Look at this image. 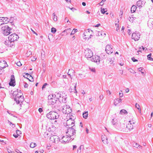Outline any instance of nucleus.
<instances>
[{"instance_id":"1","label":"nucleus","mask_w":153,"mask_h":153,"mask_svg":"<svg viewBox=\"0 0 153 153\" xmlns=\"http://www.w3.org/2000/svg\"><path fill=\"white\" fill-rule=\"evenodd\" d=\"M54 94L49 95L48 97V105H53L54 108L58 107L60 106V103L59 102L57 99L55 97Z\"/></svg>"},{"instance_id":"2","label":"nucleus","mask_w":153,"mask_h":153,"mask_svg":"<svg viewBox=\"0 0 153 153\" xmlns=\"http://www.w3.org/2000/svg\"><path fill=\"white\" fill-rule=\"evenodd\" d=\"M13 96H14V99L17 104L20 102H22L24 100L23 96L22 95L21 93H18V92L14 91L13 93Z\"/></svg>"},{"instance_id":"3","label":"nucleus","mask_w":153,"mask_h":153,"mask_svg":"<svg viewBox=\"0 0 153 153\" xmlns=\"http://www.w3.org/2000/svg\"><path fill=\"white\" fill-rule=\"evenodd\" d=\"M47 118L50 120H55L58 119L59 115L56 112L53 111H50L46 114Z\"/></svg>"},{"instance_id":"4","label":"nucleus","mask_w":153,"mask_h":153,"mask_svg":"<svg viewBox=\"0 0 153 153\" xmlns=\"http://www.w3.org/2000/svg\"><path fill=\"white\" fill-rule=\"evenodd\" d=\"M62 111L64 114H67L68 115L69 114V116L72 114L71 113L72 110L69 106L68 105H64L62 107Z\"/></svg>"},{"instance_id":"5","label":"nucleus","mask_w":153,"mask_h":153,"mask_svg":"<svg viewBox=\"0 0 153 153\" xmlns=\"http://www.w3.org/2000/svg\"><path fill=\"white\" fill-rule=\"evenodd\" d=\"M75 130L73 128H68L67 131L66 132L67 135L70 138L75 137V135L76 134Z\"/></svg>"},{"instance_id":"6","label":"nucleus","mask_w":153,"mask_h":153,"mask_svg":"<svg viewBox=\"0 0 153 153\" xmlns=\"http://www.w3.org/2000/svg\"><path fill=\"white\" fill-rule=\"evenodd\" d=\"M72 118H70L67 120L66 122L64 123V125L68 128H73L74 126L75 121Z\"/></svg>"},{"instance_id":"7","label":"nucleus","mask_w":153,"mask_h":153,"mask_svg":"<svg viewBox=\"0 0 153 153\" xmlns=\"http://www.w3.org/2000/svg\"><path fill=\"white\" fill-rule=\"evenodd\" d=\"M71 139H72V140H73L74 139V137L70 138V137L67 136L66 134L65 136L62 137L61 139L59 140V141L62 143L65 144L68 143L69 141Z\"/></svg>"},{"instance_id":"8","label":"nucleus","mask_w":153,"mask_h":153,"mask_svg":"<svg viewBox=\"0 0 153 153\" xmlns=\"http://www.w3.org/2000/svg\"><path fill=\"white\" fill-rule=\"evenodd\" d=\"M11 28L7 25H5L1 28V30L4 35L7 36L10 33Z\"/></svg>"},{"instance_id":"9","label":"nucleus","mask_w":153,"mask_h":153,"mask_svg":"<svg viewBox=\"0 0 153 153\" xmlns=\"http://www.w3.org/2000/svg\"><path fill=\"white\" fill-rule=\"evenodd\" d=\"M85 56L87 59L91 58L93 56V53L92 51L89 49L86 50L85 52Z\"/></svg>"},{"instance_id":"10","label":"nucleus","mask_w":153,"mask_h":153,"mask_svg":"<svg viewBox=\"0 0 153 153\" xmlns=\"http://www.w3.org/2000/svg\"><path fill=\"white\" fill-rule=\"evenodd\" d=\"M19 38L18 36L14 33L10 35L8 37V39L9 41L12 42L15 41H16Z\"/></svg>"},{"instance_id":"11","label":"nucleus","mask_w":153,"mask_h":153,"mask_svg":"<svg viewBox=\"0 0 153 153\" xmlns=\"http://www.w3.org/2000/svg\"><path fill=\"white\" fill-rule=\"evenodd\" d=\"M125 124L124 123H117L115 127L117 129L121 131H124L125 128Z\"/></svg>"},{"instance_id":"12","label":"nucleus","mask_w":153,"mask_h":153,"mask_svg":"<svg viewBox=\"0 0 153 153\" xmlns=\"http://www.w3.org/2000/svg\"><path fill=\"white\" fill-rule=\"evenodd\" d=\"M92 31V30H91L90 29H88L87 30H86L85 31L84 33L83 37L84 39H85V40L87 39L88 40L90 39L91 38L92 35L91 34H90L89 37L87 36H88V35H89V33L90 32V31Z\"/></svg>"},{"instance_id":"13","label":"nucleus","mask_w":153,"mask_h":153,"mask_svg":"<svg viewBox=\"0 0 153 153\" xmlns=\"http://www.w3.org/2000/svg\"><path fill=\"white\" fill-rule=\"evenodd\" d=\"M140 33L138 32H135L132 33V39L135 41L138 40L140 38Z\"/></svg>"},{"instance_id":"14","label":"nucleus","mask_w":153,"mask_h":153,"mask_svg":"<svg viewBox=\"0 0 153 153\" xmlns=\"http://www.w3.org/2000/svg\"><path fill=\"white\" fill-rule=\"evenodd\" d=\"M91 60L97 63V64H99L100 60V57L97 55L93 56L91 59Z\"/></svg>"},{"instance_id":"15","label":"nucleus","mask_w":153,"mask_h":153,"mask_svg":"<svg viewBox=\"0 0 153 153\" xmlns=\"http://www.w3.org/2000/svg\"><path fill=\"white\" fill-rule=\"evenodd\" d=\"M59 137L57 135H53L51 137L50 139L51 141L55 143H57L59 141Z\"/></svg>"},{"instance_id":"16","label":"nucleus","mask_w":153,"mask_h":153,"mask_svg":"<svg viewBox=\"0 0 153 153\" xmlns=\"http://www.w3.org/2000/svg\"><path fill=\"white\" fill-rule=\"evenodd\" d=\"M62 92H60L58 93H56L55 94H54L55 96V97L56 98V99H57V100L59 101V102L60 103V104L61 102V100H62L63 99H62Z\"/></svg>"},{"instance_id":"17","label":"nucleus","mask_w":153,"mask_h":153,"mask_svg":"<svg viewBox=\"0 0 153 153\" xmlns=\"http://www.w3.org/2000/svg\"><path fill=\"white\" fill-rule=\"evenodd\" d=\"M105 51L108 54H111L113 52V49L111 46L109 44H108L106 46Z\"/></svg>"},{"instance_id":"18","label":"nucleus","mask_w":153,"mask_h":153,"mask_svg":"<svg viewBox=\"0 0 153 153\" xmlns=\"http://www.w3.org/2000/svg\"><path fill=\"white\" fill-rule=\"evenodd\" d=\"M114 59L113 58H108L106 60V62L110 64L111 66H114V65L113 63V62L114 61Z\"/></svg>"},{"instance_id":"19","label":"nucleus","mask_w":153,"mask_h":153,"mask_svg":"<svg viewBox=\"0 0 153 153\" xmlns=\"http://www.w3.org/2000/svg\"><path fill=\"white\" fill-rule=\"evenodd\" d=\"M143 2H144L143 1H142L141 0H139L138 1H137L136 5L138 7H139L140 9V8H142V7L144 6V4Z\"/></svg>"},{"instance_id":"20","label":"nucleus","mask_w":153,"mask_h":153,"mask_svg":"<svg viewBox=\"0 0 153 153\" xmlns=\"http://www.w3.org/2000/svg\"><path fill=\"white\" fill-rule=\"evenodd\" d=\"M102 142L105 144L108 143V140L106 136L105 135H102Z\"/></svg>"},{"instance_id":"21","label":"nucleus","mask_w":153,"mask_h":153,"mask_svg":"<svg viewBox=\"0 0 153 153\" xmlns=\"http://www.w3.org/2000/svg\"><path fill=\"white\" fill-rule=\"evenodd\" d=\"M132 144L133 147H135L138 149L140 148H141V149H142V147L141 146L139 145L138 144L135 143V142H132Z\"/></svg>"},{"instance_id":"22","label":"nucleus","mask_w":153,"mask_h":153,"mask_svg":"<svg viewBox=\"0 0 153 153\" xmlns=\"http://www.w3.org/2000/svg\"><path fill=\"white\" fill-rule=\"evenodd\" d=\"M76 85L77 83H76L75 85L74 86V87H73V88H72L71 87H70V88L69 89V90L71 92H74V93H76L77 92L76 89Z\"/></svg>"},{"instance_id":"23","label":"nucleus","mask_w":153,"mask_h":153,"mask_svg":"<svg viewBox=\"0 0 153 153\" xmlns=\"http://www.w3.org/2000/svg\"><path fill=\"white\" fill-rule=\"evenodd\" d=\"M117 123H119V122L117 120L116 118H114L113 119L112 121V124L114 126V127L116 126Z\"/></svg>"},{"instance_id":"24","label":"nucleus","mask_w":153,"mask_h":153,"mask_svg":"<svg viewBox=\"0 0 153 153\" xmlns=\"http://www.w3.org/2000/svg\"><path fill=\"white\" fill-rule=\"evenodd\" d=\"M62 99H63V100H61V102L65 103L66 102V99L67 98L66 94H65V93H62Z\"/></svg>"},{"instance_id":"25","label":"nucleus","mask_w":153,"mask_h":153,"mask_svg":"<svg viewBox=\"0 0 153 153\" xmlns=\"http://www.w3.org/2000/svg\"><path fill=\"white\" fill-rule=\"evenodd\" d=\"M126 128L128 130L130 131L133 129V126L131 125V123H128L126 125Z\"/></svg>"},{"instance_id":"26","label":"nucleus","mask_w":153,"mask_h":153,"mask_svg":"<svg viewBox=\"0 0 153 153\" xmlns=\"http://www.w3.org/2000/svg\"><path fill=\"white\" fill-rule=\"evenodd\" d=\"M1 18H3L2 21L3 24H7L10 22V19L7 17H1Z\"/></svg>"},{"instance_id":"27","label":"nucleus","mask_w":153,"mask_h":153,"mask_svg":"<svg viewBox=\"0 0 153 153\" xmlns=\"http://www.w3.org/2000/svg\"><path fill=\"white\" fill-rule=\"evenodd\" d=\"M122 99L120 98H117L115 99L114 101V104L115 105H116L118 103L122 101Z\"/></svg>"},{"instance_id":"28","label":"nucleus","mask_w":153,"mask_h":153,"mask_svg":"<svg viewBox=\"0 0 153 153\" xmlns=\"http://www.w3.org/2000/svg\"><path fill=\"white\" fill-rule=\"evenodd\" d=\"M137 7L135 5H133L131 8V11L132 13H134Z\"/></svg>"},{"instance_id":"29","label":"nucleus","mask_w":153,"mask_h":153,"mask_svg":"<svg viewBox=\"0 0 153 153\" xmlns=\"http://www.w3.org/2000/svg\"><path fill=\"white\" fill-rule=\"evenodd\" d=\"M107 55L105 53H102L100 55V59L106 58L107 57Z\"/></svg>"},{"instance_id":"30","label":"nucleus","mask_w":153,"mask_h":153,"mask_svg":"<svg viewBox=\"0 0 153 153\" xmlns=\"http://www.w3.org/2000/svg\"><path fill=\"white\" fill-rule=\"evenodd\" d=\"M6 67V66H4L3 67H1L0 68V75H3L4 70L3 69Z\"/></svg>"},{"instance_id":"31","label":"nucleus","mask_w":153,"mask_h":153,"mask_svg":"<svg viewBox=\"0 0 153 153\" xmlns=\"http://www.w3.org/2000/svg\"><path fill=\"white\" fill-rule=\"evenodd\" d=\"M83 147V149H84V146L83 145H81L79 147V148L77 150V153H80L81 152V149H82V147Z\"/></svg>"},{"instance_id":"32","label":"nucleus","mask_w":153,"mask_h":153,"mask_svg":"<svg viewBox=\"0 0 153 153\" xmlns=\"http://www.w3.org/2000/svg\"><path fill=\"white\" fill-rule=\"evenodd\" d=\"M82 115L83 117L85 119H86L88 117V112L87 111L85 112Z\"/></svg>"},{"instance_id":"33","label":"nucleus","mask_w":153,"mask_h":153,"mask_svg":"<svg viewBox=\"0 0 153 153\" xmlns=\"http://www.w3.org/2000/svg\"><path fill=\"white\" fill-rule=\"evenodd\" d=\"M120 113L121 114L123 113L124 114H127V112L126 110L123 109L120 110Z\"/></svg>"},{"instance_id":"34","label":"nucleus","mask_w":153,"mask_h":153,"mask_svg":"<svg viewBox=\"0 0 153 153\" xmlns=\"http://www.w3.org/2000/svg\"><path fill=\"white\" fill-rule=\"evenodd\" d=\"M23 76L25 77V78L26 77L27 79H28L30 81H32V80H31L29 79L28 78H27L26 77H31V76L30 74H29L26 73L25 74V75H24Z\"/></svg>"},{"instance_id":"35","label":"nucleus","mask_w":153,"mask_h":153,"mask_svg":"<svg viewBox=\"0 0 153 153\" xmlns=\"http://www.w3.org/2000/svg\"><path fill=\"white\" fill-rule=\"evenodd\" d=\"M101 12L102 14H104L107 11V9L106 8H102L101 7Z\"/></svg>"},{"instance_id":"36","label":"nucleus","mask_w":153,"mask_h":153,"mask_svg":"<svg viewBox=\"0 0 153 153\" xmlns=\"http://www.w3.org/2000/svg\"><path fill=\"white\" fill-rule=\"evenodd\" d=\"M135 107L137 108L140 112H141V109L140 108V106L139 104L136 103L135 104Z\"/></svg>"},{"instance_id":"37","label":"nucleus","mask_w":153,"mask_h":153,"mask_svg":"<svg viewBox=\"0 0 153 153\" xmlns=\"http://www.w3.org/2000/svg\"><path fill=\"white\" fill-rule=\"evenodd\" d=\"M9 85L10 86H14L15 85V81H10L9 83Z\"/></svg>"},{"instance_id":"38","label":"nucleus","mask_w":153,"mask_h":153,"mask_svg":"<svg viewBox=\"0 0 153 153\" xmlns=\"http://www.w3.org/2000/svg\"><path fill=\"white\" fill-rule=\"evenodd\" d=\"M138 70L140 71L142 74H144L145 71L143 68H138Z\"/></svg>"},{"instance_id":"39","label":"nucleus","mask_w":153,"mask_h":153,"mask_svg":"<svg viewBox=\"0 0 153 153\" xmlns=\"http://www.w3.org/2000/svg\"><path fill=\"white\" fill-rule=\"evenodd\" d=\"M151 53H149L147 55V59L148 60L153 61V59L151 57Z\"/></svg>"},{"instance_id":"40","label":"nucleus","mask_w":153,"mask_h":153,"mask_svg":"<svg viewBox=\"0 0 153 153\" xmlns=\"http://www.w3.org/2000/svg\"><path fill=\"white\" fill-rule=\"evenodd\" d=\"M53 20L54 21H57V17L55 13H53Z\"/></svg>"},{"instance_id":"41","label":"nucleus","mask_w":153,"mask_h":153,"mask_svg":"<svg viewBox=\"0 0 153 153\" xmlns=\"http://www.w3.org/2000/svg\"><path fill=\"white\" fill-rule=\"evenodd\" d=\"M36 145L35 143H31L30 144V146L32 148H34Z\"/></svg>"},{"instance_id":"42","label":"nucleus","mask_w":153,"mask_h":153,"mask_svg":"<svg viewBox=\"0 0 153 153\" xmlns=\"http://www.w3.org/2000/svg\"><path fill=\"white\" fill-rule=\"evenodd\" d=\"M11 42L9 41V40H8V41L7 40L6 41H5L4 44L6 45H7L8 46V45H10V43Z\"/></svg>"},{"instance_id":"43","label":"nucleus","mask_w":153,"mask_h":153,"mask_svg":"<svg viewBox=\"0 0 153 153\" xmlns=\"http://www.w3.org/2000/svg\"><path fill=\"white\" fill-rule=\"evenodd\" d=\"M77 31V29H74L72 31L71 33V35L74 34V33Z\"/></svg>"},{"instance_id":"44","label":"nucleus","mask_w":153,"mask_h":153,"mask_svg":"<svg viewBox=\"0 0 153 153\" xmlns=\"http://www.w3.org/2000/svg\"><path fill=\"white\" fill-rule=\"evenodd\" d=\"M89 69L91 71L95 73L96 72V70L95 68L90 67Z\"/></svg>"},{"instance_id":"45","label":"nucleus","mask_w":153,"mask_h":153,"mask_svg":"<svg viewBox=\"0 0 153 153\" xmlns=\"http://www.w3.org/2000/svg\"><path fill=\"white\" fill-rule=\"evenodd\" d=\"M145 49H146V50H147V48H144V47L143 46H142L141 47H140L139 48V50H139V51H137L138 53V54H139V53H138V52H139V51H141V49H143V50H145Z\"/></svg>"},{"instance_id":"46","label":"nucleus","mask_w":153,"mask_h":153,"mask_svg":"<svg viewBox=\"0 0 153 153\" xmlns=\"http://www.w3.org/2000/svg\"><path fill=\"white\" fill-rule=\"evenodd\" d=\"M56 29L54 27H52L51 29V32L53 33H55L56 32Z\"/></svg>"},{"instance_id":"47","label":"nucleus","mask_w":153,"mask_h":153,"mask_svg":"<svg viewBox=\"0 0 153 153\" xmlns=\"http://www.w3.org/2000/svg\"><path fill=\"white\" fill-rule=\"evenodd\" d=\"M10 81H15V77L13 75L11 76Z\"/></svg>"},{"instance_id":"48","label":"nucleus","mask_w":153,"mask_h":153,"mask_svg":"<svg viewBox=\"0 0 153 153\" xmlns=\"http://www.w3.org/2000/svg\"><path fill=\"white\" fill-rule=\"evenodd\" d=\"M135 122V121L134 120H130L128 122V123H131V125H133V124H134Z\"/></svg>"},{"instance_id":"49","label":"nucleus","mask_w":153,"mask_h":153,"mask_svg":"<svg viewBox=\"0 0 153 153\" xmlns=\"http://www.w3.org/2000/svg\"><path fill=\"white\" fill-rule=\"evenodd\" d=\"M119 96L120 97H121L123 96V93H122V91H120L119 93Z\"/></svg>"},{"instance_id":"50","label":"nucleus","mask_w":153,"mask_h":153,"mask_svg":"<svg viewBox=\"0 0 153 153\" xmlns=\"http://www.w3.org/2000/svg\"><path fill=\"white\" fill-rule=\"evenodd\" d=\"M3 18H1V17H0V26L3 24Z\"/></svg>"},{"instance_id":"51","label":"nucleus","mask_w":153,"mask_h":153,"mask_svg":"<svg viewBox=\"0 0 153 153\" xmlns=\"http://www.w3.org/2000/svg\"><path fill=\"white\" fill-rule=\"evenodd\" d=\"M106 1V0H102L99 3V4L100 5L102 6L103 4V3L104 1Z\"/></svg>"},{"instance_id":"52","label":"nucleus","mask_w":153,"mask_h":153,"mask_svg":"<svg viewBox=\"0 0 153 153\" xmlns=\"http://www.w3.org/2000/svg\"><path fill=\"white\" fill-rule=\"evenodd\" d=\"M16 133L18 135H19L20 134H21V131L19 130H17L16 131Z\"/></svg>"},{"instance_id":"53","label":"nucleus","mask_w":153,"mask_h":153,"mask_svg":"<svg viewBox=\"0 0 153 153\" xmlns=\"http://www.w3.org/2000/svg\"><path fill=\"white\" fill-rule=\"evenodd\" d=\"M16 64L17 65L19 66H20L22 65L20 62H17Z\"/></svg>"},{"instance_id":"54","label":"nucleus","mask_w":153,"mask_h":153,"mask_svg":"<svg viewBox=\"0 0 153 153\" xmlns=\"http://www.w3.org/2000/svg\"><path fill=\"white\" fill-rule=\"evenodd\" d=\"M131 59L132 60V61L134 62H135L138 61L137 60V59H135L134 57L132 58Z\"/></svg>"},{"instance_id":"55","label":"nucleus","mask_w":153,"mask_h":153,"mask_svg":"<svg viewBox=\"0 0 153 153\" xmlns=\"http://www.w3.org/2000/svg\"><path fill=\"white\" fill-rule=\"evenodd\" d=\"M45 54H44L43 55L42 53H41V58H42V60H43L44 59V57H45Z\"/></svg>"},{"instance_id":"56","label":"nucleus","mask_w":153,"mask_h":153,"mask_svg":"<svg viewBox=\"0 0 153 153\" xmlns=\"http://www.w3.org/2000/svg\"><path fill=\"white\" fill-rule=\"evenodd\" d=\"M47 83H45L42 86V89H43L44 88H45L46 86L47 85Z\"/></svg>"},{"instance_id":"57","label":"nucleus","mask_w":153,"mask_h":153,"mask_svg":"<svg viewBox=\"0 0 153 153\" xmlns=\"http://www.w3.org/2000/svg\"><path fill=\"white\" fill-rule=\"evenodd\" d=\"M7 151L9 153H14V152L11 151V150H10L9 149H7Z\"/></svg>"},{"instance_id":"58","label":"nucleus","mask_w":153,"mask_h":153,"mask_svg":"<svg viewBox=\"0 0 153 153\" xmlns=\"http://www.w3.org/2000/svg\"><path fill=\"white\" fill-rule=\"evenodd\" d=\"M102 32H98V36H100L102 35Z\"/></svg>"},{"instance_id":"59","label":"nucleus","mask_w":153,"mask_h":153,"mask_svg":"<svg viewBox=\"0 0 153 153\" xmlns=\"http://www.w3.org/2000/svg\"><path fill=\"white\" fill-rule=\"evenodd\" d=\"M13 136L15 138H17L19 135L16 133V134H14L13 135Z\"/></svg>"},{"instance_id":"60","label":"nucleus","mask_w":153,"mask_h":153,"mask_svg":"<svg viewBox=\"0 0 153 153\" xmlns=\"http://www.w3.org/2000/svg\"><path fill=\"white\" fill-rule=\"evenodd\" d=\"M129 70L131 73H133L134 72V71L131 68L129 69Z\"/></svg>"},{"instance_id":"61","label":"nucleus","mask_w":153,"mask_h":153,"mask_svg":"<svg viewBox=\"0 0 153 153\" xmlns=\"http://www.w3.org/2000/svg\"><path fill=\"white\" fill-rule=\"evenodd\" d=\"M99 98L100 99V100H103V95H100L99 96Z\"/></svg>"},{"instance_id":"62","label":"nucleus","mask_w":153,"mask_h":153,"mask_svg":"<svg viewBox=\"0 0 153 153\" xmlns=\"http://www.w3.org/2000/svg\"><path fill=\"white\" fill-rule=\"evenodd\" d=\"M39 112L41 113L42 111H43V110H42V108H39Z\"/></svg>"},{"instance_id":"63","label":"nucleus","mask_w":153,"mask_h":153,"mask_svg":"<svg viewBox=\"0 0 153 153\" xmlns=\"http://www.w3.org/2000/svg\"><path fill=\"white\" fill-rule=\"evenodd\" d=\"M15 151L17 152V153H22L19 150L17 149H16Z\"/></svg>"},{"instance_id":"64","label":"nucleus","mask_w":153,"mask_h":153,"mask_svg":"<svg viewBox=\"0 0 153 153\" xmlns=\"http://www.w3.org/2000/svg\"><path fill=\"white\" fill-rule=\"evenodd\" d=\"M73 150H74L75 149L77 148V146L76 145H73Z\"/></svg>"}]
</instances>
